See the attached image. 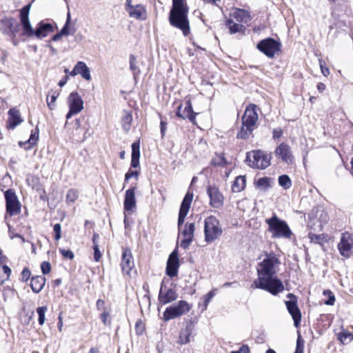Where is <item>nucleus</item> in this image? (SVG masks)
Instances as JSON below:
<instances>
[{"instance_id":"obj_35","label":"nucleus","mask_w":353,"mask_h":353,"mask_svg":"<svg viewBox=\"0 0 353 353\" xmlns=\"http://www.w3.org/2000/svg\"><path fill=\"white\" fill-rule=\"evenodd\" d=\"M226 24L229 28L230 34H235L237 32H243L245 30L244 26L234 22L232 19H228Z\"/></svg>"},{"instance_id":"obj_26","label":"nucleus","mask_w":353,"mask_h":353,"mask_svg":"<svg viewBox=\"0 0 353 353\" xmlns=\"http://www.w3.org/2000/svg\"><path fill=\"white\" fill-rule=\"evenodd\" d=\"M135 190L136 187H133L125 192L124 208L127 211H132L136 208Z\"/></svg>"},{"instance_id":"obj_62","label":"nucleus","mask_w":353,"mask_h":353,"mask_svg":"<svg viewBox=\"0 0 353 353\" xmlns=\"http://www.w3.org/2000/svg\"><path fill=\"white\" fill-rule=\"evenodd\" d=\"M99 235L98 234H94L92 236L93 245H99Z\"/></svg>"},{"instance_id":"obj_45","label":"nucleus","mask_w":353,"mask_h":353,"mask_svg":"<svg viewBox=\"0 0 353 353\" xmlns=\"http://www.w3.org/2000/svg\"><path fill=\"white\" fill-rule=\"evenodd\" d=\"M323 295L327 297V300L325 301V304L327 305H333L335 303V296L334 293L330 290H326L323 291Z\"/></svg>"},{"instance_id":"obj_49","label":"nucleus","mask_w":353,"mask_h":353,"mask_svg":"<svg viewBox=\"0 0 353 353\" xmlns=\"http://www.w3.org/2000/svg\"><path fill=\"white\" fill-rule=\"evenodd\" d=\"M139 174V172L138 170H132V168H130L125 175V182L128 181L132 177L138 179Z\"/></svg>"},{"instance_id":"obj_16","label":"nucleus","mask_w":353,"mask_h":353,"mask_svg":"<svg viewBox=\"0 0 353 353\" xmlns=\"http://www.w3.org/2000/svg\"><path fill=\"white\" fill-rule=\"evenodd\" d=\"M178 298L176 291L173 288H167L163 284L161 286L158 300L159 303L166 305L176 301Z\"/></svg>"},{"instance_id":"obj_6","label":"nucleus","mask_w":353,"mask_h":353,"mask_svg":"<svg viewBox=\"0 0 353 353\" xmlns=\"http://www.w3.org/2000/svg\"><path fill=\"white\" fill-rule=\"evenodd\" d=\"M222 232L220 222L215 216H210L205 219L204 234L207 243H212L219 239Z\"/></svg>"},{"instance_id":"obj_51","label":"nucleus","mask_w":353,"mask_h":353,"mask_svg":"<svg viewBox=\"0 0 353 353\" xmlns=\"http://www.w3.org/2000/svg\"><path fill=\"white\" fill-rule=\"evenodd\" d=\"M41 270L43 274L50 273L51 270L50 263L48 261H43L41 264Z\"/></svg>"},{"instance_id":"obj_38","label":"nucleus","mask_w":353,"mask_h":353,"mask_svg":"<svg viewBox=\"0 0 353 353\" xmlns=\"http://www.w3.org/2000/svg\"><path fill=\"white\" fill-rule=\"evenodd\" d=\"M10 274L11 270L8 266L0 265V283L2 284L8 280Z\"/></svg>"},{"instance_id":"obj_36","label":"nucleus","mask_w":353,"mask_h":353,"mask_svg":"<svg viewBox=\"0 0 353 353\" xmlns=\"http://www.w3.org/2000/svg\"><path fill=\"white\" fill-rule=\"evenodd\" d=\"M132 121V114L129 112L124 111L123 115L122 116L121 123L122 128L125 132H128L130 130Z\"/></svg>"},{"instance_id":"obj_11","label":"nucleus","mask_w":353,"mask_h":353,"mask_svg":"<svg viewBox=\"0 0 353 353\" xmlns=\"http://www.w3.org/2000/svg\"><path fill=\"white\" fill-rule=\"evenodd\" d=\"M280 48V43L272 38L263 39L257 44V48L269 58H273Z\"/></svg>"},{"instance_id":"obj_46","label":"nucleus","mask_w":353,"mask_h":353,"mask_svg":"<svg viewBox=\"0 0 353 353\" xmlns=\"http://www.w3.org/2000/svg\"><path fill=\"white\" fill-rule=\"evenodd\" d=\"M100 318L104 325H109L111 323L110 312L108 310H104L100 315Z\"/></svg>"},{"instance_id":"obj_59","label":"nucleus","mask_w":353,"mask_h":353,"mask_svg":"<svg viewBox=\"0 0 353 353\" xmlns=\"http://www.w3.org/2000/svg\"><path fill=\"white\" fill-rule=\"evenodd\" d=\"M283 131L280 128H276L273 130V139H276L281 137Z\"/></svg>"},{"instance_id":"obj_58","label":"nucleus","mask_w":353,"mask_h":353,"mask_svg":"<svg viewBox=\"0 0 353 353\" xmlns=\"http://www.w3.org/2000/svg\"><path fill=\"white\" fill-rule=\"evenodd\" d=\"M60 32L63 35V36H68L70 34V24L68 23H65L64 26L63 27V28L61 30Z\"/></svg>"},{"instance_id":"obj_13","label":"nucleus","mask_w":353,"mask_h":353,"mask_svg":"<svg viewBox=\"0 0 353 353\" xmlns=\"http://www.w3.org/2000/svg\"><path fill=\"white\" fill-rule=\"evenodd\" d=\"M6 201V211L10 216L16 215L20 212V203L14 191L8 190L5 192Z\"/></svg>"},{"instance_id":"obj_37","label":"nucleus","mask_w":353,"mask_h":353,"mask_svg":"<svg viewBox=\"0 0 353 353\" xmlns=\"http://www.w3.org/2000/svg\"><path fill=\"white\" fill-rule=\"evenodd\" d=\"M337 338L343 344H348L353 340V334L350 332L343 330L338 334Z\"/></svg>"},{"instance_id":"obj_34","label":"nucleus","mask_w":353,"mask_h":353,"mask_svg":"<svg viewBox=\"0 0 353 353\" xmlns=\"http://www.w3.org/2000/svg\"><path fill=\"white\" fill-rule=\"evenodd\" d=\"M39 139V132H35L32 133L30 139L25 142H19V144L21 147H23L26 150H30L34 145H35Z\"/></svg>"},{"instance_id":"obj_43","label":"nucleus","mask_w":353,"mask_h":353,"mask_svg":"<svg viewBox=\"0 0 353 353\" xmlns=\"http://www.w3.org/2000/svg\"><path fill=\"white\" fill-rule=\"evenodd\" d=\"M79 197V192L75 189H70L68 190L66 195V202L67 203H74L77 201Z\"/></svg>"},{"instance_id":"obj_21","label":"nucleus","mask_w":353,"mask_h":353,"mask_svg":"<svg viewBox=\"0 0 353 353\" xmlns=\"http://www.w3.org/2000/svg\"><path fill=\"white\" fill-rule=\"evenodd\" d=\"M121 266L122 271L128 275H130L131 270L134 267L133 257L128 248H123Z\"/></svg>"},{"instance_id":"obj_23","label":"nucleus","mask_w":353,"mask_h":353,"mask_svg":"<svg viewBox=\"0 0 353 353\" xmlns=\"http://www.w3.org/2000/svg\"><path fill=\"white\" fill-rule=\"evenodd\" d=\"M179 267L176 250H174L169 256L167 261L166 273L170 277L176 276Z\"/></svg>"},{"instance_id":"obj_44","label":"nucleus","mask_w":353,"mask_h":353,"mask_svg":"<svg viewBox=\"0 0 353 353\" xmlns=\"http://www.w3.org/2000/svg\"><path fill=\"white\" fill-rule=\"evenodd\" d=\"M48 308L46 306L39 307L37 309V312L39 316L38 321L39 324L42 325L45 322V314Z\"/></svg>"},{"instance_id":"obj_42","label":"nucleus","mask_w":353,"mask_h":353,"mask_svg":"<svg viewBox=\"0 0 353 353\" xmlns=\"http://www.w3.org/2000/svg\"><path fill=\"white\" fill-rule=\"evenodd\" d=\"M1 23L5 26V29H3V32H12V28L14 25V20L12 18H5L1 20Z\"/></svg>"},{"instance_id":"obj_22","label":"nucleus","mask_w":353,"mask_h":353,"mask_svg":"<svg viewBox=\"0 0 353 353\" xmlns=\"http://www.w3.org/2000/svg\"><path fill=\"white\" fill-rule=\"evenodd\" d=\"M275 155L288 164H290L293 161V156L290 150V147L285 143H281L276 148Z\"/></svg>"},{"instance_id":"obj_48","label":"nucleus","mask_w":353,"mask_h":353,"mask_svg":"<svg viewBox=\"0 0 353 353\" xmlns=\"http://www.w3.org/2000/svg\"><path fill=\"white\" fill-rule=\"evenodd\" d=\"M53 231L54 232L55 241H59L61 237V226L59 223H57L54 225Z\"/></svg>"},{"instance_id":"obj_27","label":"nucleus","mask_w":353,"mask_h":353,"mask_svg":"<svg viewBox=\"0 0 353 353\" xmlns=\"http://www.w3.org/2000/svg\"><path fill=\"white\" fill-rule=\"evenodd\" d=\"M194 330L192 325H188L184 329L181 330L177 343L180 345H185L190 343V336Z\"/></svg>"},{"instance_id":"obj_55","label":"nucleus","mask_w":353,"mask_h":353,"mask_svg":"<svg viewBox=\"0 0 353 353\" xmlns=\"http://www.w3.org/2000/svg\"><path fill=\"white\" fill-rule=\"evenodd\" d=\"M31 275V272L28 268H25L21 272V279L23 281H27Z\"/></svg>"},{"instance_id":"obj_30","label":"nucleus","mask_w":353,"mask_h":353,"mask_svg":"<svg viewBox=\"0 0 353 353\" xmlns=\"http://www.w3.org/2000/svg\"><path fill=\"white\" fill-rule=\"evenodd\" d=\"M232 16L237 21L241 23H248L251 20L249 12L243 9L236 8Z\"/></svg>"},{"instance_id":"obj_56","label":"nucleus","mask_w":353,"mask_h":353,"mask_svg":"<svg viewBox=\"0 0 353 353\" xmlns=\"http://www.w3.org/2000/svg\"><path fill=\"white\" fill-rule=\"evenodd\" d=\"M214 292L213 290L209 292L206 296H205V301H204V306H205V309L207 308L208 307V305L209 303V302L210 301V300L214 297Z\"/></svg>"},{"instance_id":"obj_12","label":"nucleus","mask_w":353,"mask_h":353,"mask_svg":"<svg viewBox=\"0 0 353 353\" xmlns=\"http://www.w3.org/2000/svg\"><path fill=\"white\" fill-rule=\"evenodd\" d=\"M132 0H126L125 8L130 17L137 20L143 21L147 19V10L142 4H132Z\"/></svg>"},{"instance_id":"obj_41","label":"nucleus","mask_w":353,"mask_h":353,"mask_svg":"<svg viewBox=\"0 0 353 353\" xmlns=\"http://www.w3.org/2000/svg\"><path fill=\"white\" fill-rule=\"evenodd\" d=\"M279 183L285 190L289 189L292 185L291 180L286 174L281 175L279 177Z\"/></svg>"},{"instance_id":"obj_28","label":"nucleus","mask_w":353,"mask_h":353,"mask_svg":"<svg viewBox=\"0 0 353 353\" xmlns=\"http://www.w3.org/2000/svg\"><path fill=\"white\" fill-rule=\"evenodd\" d=\"M46 277L43 276H33L31 279L30 287L35 293H39L43 288L46 283Z\"/></svg>"},{"instance_id":"obj_40","label":"nucleus","mask_w":353,"mask_h":353,"mask_svg":"<svg viewBox=\"0 0 353 353\" xmlns=\"http://www.w3.org/2000/svg\"><path fill=\"white\" fill-rule=\"evenodd\" d=\"M58 96L59 93L52 90L47 96L46 101L48 105L50 110H53L55 108V102L57 101Z\"/></svg>"},{"instance_id":"obj_20","label":"nucleus","mask_w":353,"mask_h":353,"mask_svg":"<svg viewBox=\"0 0 353 353\" xmlns=\"http://www.w3.org/2000/svg\"><path fill=\"white\" fill-rule=\"evenodd\" d=\"M196 113L192 110L190 101H186L183 104L180 105L176 111V116L183 119H188L194 123Z\"/></svg>"},{"instance_id":"obj_53","label":"nucleus","mask_w":353,"mask_h":353,"mask_svg":"<svg viewBox=\"0 0 353 353\" xmlns=\"http://www.w3.org/2000/svg\"><path fill=\"white\" fill-rule=\"evenodd\" d=\"M93 250H94V258L96 261H99L101 259L102 254L99 251V245H93Z\"/></svg>"},{"instance_id":"obj_39","label":"nucleus","mask_w":353,"mask_h":353,"mask_svg":"<svg viewBox=\"0 0 353 353\" xmlns=\"http://www.w3.org/2000/svg\"><path fill=\"white\" fill-rule=\"evenodd\" d=\"M270 182H271V180L270 178H268V177H262V178H260L257 182H256V186L258 188L263 190V191H265L267 190L269 188L271 187V184H270Z\"/></svg>"},{"instance_id":"obj_29","label":"nucleus","mask_w":353,"mask_h":353,"mask_svg":"<svg viewBox=\"0 0 353 353\" xmlns=\"http://www.w3.org/2000/svg\"><path fill=\"white\" fill-rule=\"evenodd\" d=\"M140 144L139 142H134L132 144V159L130 168H137L139 165L140 157Z\"/></svg>"},{"instance_id":"obj_2","label":"nucleus","mask_w":353,"mask_h":353,"mask_svg":"<svg viewBox=\"0 0 353 353\" xmlns=\"http://www.w3.org/2000/svg\"><path fill=\"white\" fill-rule=\"evenodd\" d=\"M30 8L31 3H29L19 10L20 22L23 30L22 34L28 37H36L38 39H42L53 32V26L43 21L39 23L35 30L33 29L29 19Z\"/></svg>"},{"instance_id":"obj_18","label":"nucleus","mask_w":353,"mask_h":353,"mask_svg":"<svg viewBox=\"0 0 353 353\" xmlns=\"http://www.w3.org/2000/svg\"><path fill=\"white\" fill-rule=\"evenodd\" d=\"M194 223H187L185 225L181 233L183 238L180 243L181 248L187 249L190 246L194 239Z\"/></svg>"},{"instance_id":"obj_17","label":"nucleus","mask_w":353,"mask_h":353,"mask_svg":"<svg viewBox=\"0 0 353 353\" xmlns=\"http://www.w3.org/2000/svg\"><path fill=\"white\" fill-rule=\"evenodd\" d=\"M338 248L342 256H349L350 251L353 248V235L349 232L343 233Z\"/></svg>"},{"instance_id":"obj_25","label":"nucleus","mask_w":353,"mask_h":353,"mask_svg":"<svg viewBox=\"0 0 353 353\" xmlns=\"http://www.w3.org/2000/svg\"><path fill=\"white\" fill-rule=\"evenodd\" d=\"M23 121L21 117L20 112L16 108H11L8 111V119L7 126L10 129H14Z\"/></svg>"},{"instance_id":"obj_14","label":"nucleus","mask_w":353,"mask_h":353,"mask_svg":"<svg viewBox=\"0 0 353 353\" xmlns=\"http://www.w3.org/2000/svg\"><path fill=\"white\" fill-rule=\"evenodd\" d=\"M207 194L210 198V205L214 208H221L223 205L224 196L219 188L214 185H209Z\"/></svg>"},{"instance_id":"obj_50","label":"nucleus","mask_w":353,"mask_h":353,"mask_svg":"<svg viewBox=\"0 0 353 353\" xmlns=\"http://www.w3.org/2000/svg\"><path fill=\"white\" fill-rule=\"evenodd\" d=\"M304 342L301 339V336L298 337L296 341V347L294 353H303Z\"/></svg>"},{"instance_id":"obj_63","label":"nucleus","mask_w":353,"mask_h":353,"mask_svg":"<svg viewBox=\"0 0 353 353\" xmlns=\"http://www.w3.org/2000/svg\"><path fill=\"white\" fill-rule=\"evenodd\" d=\"M325 88H326L325 85L323 83H319L317 85V89L321 92L324 91L325 90Z\"/></svg>"},{"instance_id":"obj_15","label":"nucleus","mask_w":353,"mask_h":353,"mask_svg":"<svg viewBox=\"0 0 353 353\" xmlns=\"http://www.w3.org/2000/svg\"><path fill=\"white\" fill-rule=\"evenodd\" d=\"M288 296L292 299L285 301V305L289 313L291 314L294 320V326L298 327L301 319V311L297 306L295 296L292 294H288Z\"/></svg>"},{"instance_id":"obj_8","label":"nucleus","mask_w":353,"mask_h":353,"mask_svg":"<svg viewBox=\"0 0 353 353\" xmlns=\"http://www.w3.org/2000/svg\"><path fill=\"white\" fill-rule=\"evenodd\" d=\"M246 160L249 165L254 168L263 170L270 165V157L260 150L248 152Z\"/></svg>"},{"instance_id":"obj_52","label":"nucleus","mask_w":353,"mask_h":353,"mask_svg":"<svg viewBox=\"0 0 353 353\" xmlns=\"http://www.w3.org/2000/svg\"><path fill=\"white\" fill-rule=\"evenodd\" d=\"M59 251L62 256L68 259H72L74 258V254L71 250H66L65 249H59Z\"/></svg>"},{"instance_id":"obj_54","label":"nucleus","mask_w":353,"mask_h":353,"mask_svg":"<svg viewBox=\"0 0 353 353\" xmlns=\"http://www.w3.org/2000/svg\"><path fill=\"white\" fill-rule=\"evenodd\" d=\"M325 61L322 59H319V65L321 70V72L323 76L327 77L330 74L329 69L325 66Z\"/></svg>"},{"instance_id":"obj_1","label":"nucleus","mask_w":353,"mask_h":353,"mask_svg":"<svg viewBox=\"0 0 353 353\" xmlns=\"http://www.w3.org/2000/svg\"><path fill=\"white\" fill-rule=\"evenodd\" d=\"M279 259L275 254H266L258 263V278L251 285L252 288L262 289L272 295H277L284 290L282 281L276 276L279 270Z\"/></svg>"},{"instance_id":"obj_5","label":"nucleus","mask_w":353,"mask_h":353,"mask_svg":"<svg viewBox=\"0 0 353 353\" xmlns=\"http://www.w3.org/2000/svg\"><path fill=\"white\" fill-rule=\"evenodd\" d=\"M265 223L268 225V231L272 233V238L290 239L292 235L287 223L279 219L275 214L267 219Z\"/></svg>"},{"instance_id":"obj_64","label":"nucleus","mask_w":353,"mask_h":353,"mask_svg":"<svg viewBox=\"0 0 353 353\" xmlns=\"http://www.w3.org/2000/svg\"><path fill=\"white\" fill-rule=\"evenodd\" d=\"M63 35L59 32V33L54 34L52 37V40L54 41H57L61 39V38L63 37Z\"/></svg>"},{"instance_id":"obj_32","label":"nucleus","mask_w":353,"mask_h":353,"mask_svg":"<svg viewBox=\"0 0 353 353\" xmlns=\"http://www.w3.org/2000/svg\"><path fill=\"white\" fill-rule=\"evenodd\" d=\"M245 176H239L236 177L235 181L232 185V190L233 192H240L245 189Z\"/></svg>"},{"instance_id":"obj_4","label":"nucleus","mask_w":353,"mask_h":353,"mask_svg":"<svg viewBox=\"0 0 353 353\" xmlns=\"http://www.w3.org/2000/svg\"><path fill=\"white\" fill-rule=\"evenodd\" d=\"M257 121L256 106L251 104L245 109L242 117V126L237 134V137L243 139L248 138L255 128Z\"/></svg>"},{"instance_id":"obj_24","label":"nucleus","mask_w":353,"mask_h":353,"mask_svg":"<svg viewBox=\"0 0 353 353\" xmlns=\"http://www.w3.org/2000/svg\"><path fill=\"white\" fill-rule=\"evenodd\" d=\"M80 74L87 81L91 79L90 71L87 65L83 61H78L73 70L70 72V75L74 77Z\"/></svg>"},{"instance_id":"obj_19","label":"nucleus","mask_w":353,"mask_h":353,"mask_svg":"<svg viewBox=\"0 0 353 353\" xmlns=\"http://www.w3.org/2000/svg\"><path fill=\"white\" fill-rule=\"evenodd\" d=\"M192 199L193 194L192 193L188 192L183 199L178 219V226L179 230H181V225L184 223L185 218L189 212Z\"/></svg>"},{"instance_id":"obj_57","label":"nucleus","mask_w":353,"mask_h":353,"mask_svg":"<svg viewBox=\"0 0 353 353\" xmlns=\"http://www.w3.org/2000/svg\"><path fill=\"white\" fill-rule=\"evenodd\" d=\"M96 306L98 310H101L102 312H103L104 310H107L105 306V301L102 299H99L97 301Z\"/></svg>"},{"instance_id":"obj_31","label":"nucleus","mask_w":353,"mask_h":353,"mask_svg":"<svg viewBox=\"0 0 353 353\" xmlns=\"http://www.w3.org/2000/svg\"><path fill=\"white\" fill-rule=\"evenodd\" d=\"M308 238L312 243L318 244L323 246L324 243H327L329 241L328 235L325 234H316L312 232H309Z\"/></svg>"},{"instance_id":"obj_60","label":"nucleus","mask_w":353,"mask_h":353,"mask_svg":"<svg viewBox=\"0 0 353 353\" xmlns=\"http://www.w3.org/2000/svg\"><path fill=\"white\" fill-rule=\"evenodd\" d=\"M238 351L239 353H249L250 349L248 345H243L239 348Z\"/></svg>"},{"instance_id":"obj_3","label":"nucleus","mask_w":353,"mask_h":353,"mask_svg":"<svg viewBox=\"0 0 353 353\" xmlns=\"http://www.w3.org/2000/svg\"><path fill=\"white\" fill-rule=\"evenodd\" d=\"M188 8L185 0H172V8L170 12V24L181 30L185 36L190 33V25L188 19Z\"/></svg>"},{"instance_id":"obj_61","label":"nucleus","mask_w":353,"mask_h":353,"mask_svg":"<svg viewBox=\"0 0 353 353\" xmlns=\"http://www.w3.org/2000/svg\"><path fill=\"white\" fill-rule=\"evenodd\" d=\"M165 130H166V123L161 121V133L162 137L164 136Z\"/></svg>"},{"instance_id":"obj_9","label":"nucleus","mask_w":353,"mask_h":353,"mask_svg":"<svg viewBox=\"0 0 353 353\" xmlns=\"http://www.w3.org/2000/svg\"><path fill=\"white\" fill-rule=\"evenodd\" d=\"M329 220V216L324 210L321 208L313 209L310 214L308 225L314 231H321L323 225Z\"/></svg>"},{"instance_id":"obj_7","label":"nucleus","mask_w":353,"mask_h":353,"mask_svg":"<svg viewBox=\"0 0 353 353\" xmlns=\"http://www.w3.org/2000/svg\"><path fill=\"white\" fill-rule=\"evenodd\" d=\"M191 309L190 304L185 301H179L177 303L168 307L163 314V320L168 321L187 314Z\"/></svg>"},{"instance_id":"obj_10","label":"nucleus","mask_w":353,"mask_h":353,"mask_svg":"<svg viewBox=\"0 0 353 353\" xmlns=\"http://www.w3.org/2000/svg\"><path fill=\"white\" fill-rule=\"evenodd\" d=\"M67 103L69 108V111L66 114L67 120L73 115L79 114L83 109V101L77 92H72L69 94L67 99Z\"/></svg>"},{"instance_id":"obj_33","label":"nucleus","mask_w":353,"mask_h":353,"mask_svg":"<svg viewBox=\"0 0 353 353\" xmlns=\"http://www.w3.org/2000/svg\"><path fill=\"white\" fill-rule=\"evenodd\" d=\"M210 164L214 166L224 167L228 164L223 153H215L210 161Z\"/></svg>"},{"instance_id":"obj_47","label":"nucleus","mask_w":353,"mask_h":353,"mask_svg":"<svg viewBox=\"0 0 353 353\" xmlns=\"http://www.w3.org/2000/svg\"><path fill=\"white\" fill-rule=\"evenodd\" d=\"M130 70L134 72V75L139 73V70L138 69V68L137 66L136 58L132 54L130 55Z\"/></svg>"}]
</instances>
